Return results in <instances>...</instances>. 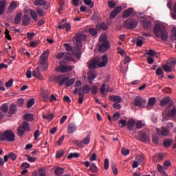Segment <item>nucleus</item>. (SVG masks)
I'll return each instance as SVG.
<instances>
[{"label": "nucleus", "instance_id": "nucleus-58", "mask_svg": "<svg viewBox=\"0 0 176 176\" xmlns=\"http://www.w3.org/2000/svg\"><path fill=\"white\" fill-rule=\"evenodd\" d=\"M63 46L67 52L72 51L73 50L72 47L69 43H65Z\"/></svg>", "mask_w": 176, "mask_h": 176}, {"label": "nucleus", "instance_id": "nucleus-59", "mask_svg": "<svg viewBox=\"0 0 176 176\" xmlns=\"http://www.w3.org/2000/svg\"><path fill=\"white\" fill-rule=\"evenodd\" d=\"M171 145V140H166L164 142V147H169Z\"/></svg>", "mask_w": 176, "mask_h": 176}, {"label": "nucleus", "instance_id": "nucleus-35", "mask_svg": "<svg viewBox=\"0 0 176 176\" xmlns=\"http://www.w3.org/2000/svg\"><path fill=\"white\" fill-rule=\"evenodd\" d=\"M107 89V92H109V85H106L105 84H102L100 88V94L101 95H104L105 94V91Z\"/></svg>", "mask_w": 176, "mask_h": 176}, {"label": "nucleus", "instance_id": "nucleus-2", "mask_svg": "<svg viewBox=\"0 0 176 176\" xmlns=\"http://www.w3.org/2000/svg\"><path fill=\"white\" fill-rule=\"evenodd\" d=\"M154 34L162 40L166 41L168 38V34L167 33L164 26L157 24L153 28Z\"/></svg>", "mask_w": 176, "mask_h": 176}, {"label": "nucleus", "instance_id": "nucleus-62", "mask_svg": "<svg viewBox=\"0 0 176 176\" xmlns=\"http://www.w3.org/2000/svg\"><path fill=\"white\" fill-rule=\"evenodd\" d=\"M5 34H6V38L7 39H8L9 41H11L12 40V37L10 36V31L8 29L6 30Z\"/></svg>", "mask_w": 176, "mask_h": 176}, {"label": "nucleus", "instance_id": "nucleus-20", "mask_svg": "<svg viewBox=\"0 0 176 176\" xmlns=\"http://www.w3.org/2000/svg\"><path fill=\"white\" fill-rule=\"evenodd\" d=\"M73 69V67L69 65H61L60 67V72H70Z\"/></svg>", "mask_w": 176, "mask_h": 176}, {"label": "nucleus", "instance_id": "nucleus-15", "mask_svg": "<svg viewBox=\"0 0 176 176\" xmlns=\"http://www.w3.org/2000/svg\"><path fill=\"white\" fill-rule=\"evenodd\" d=\"M31 20V17L27 14H25V15H23V17H22V25H23V26L29 25Z\"/></svg>", "mask_w": 176, "mask_h": 176}, {"label": "nucleus", "instance_id": "nucleus-22", "mask_svg": "<svg viewBox=\"0 0 176 176\" xmlns=\"http://www.w3.org/2000/svg\"><path fill=\"white\" fill-rule=\"evenodd\" d=\"M58 28L61 30L66 29V32H69L72 29V26L69 23H66L65 24L58 25Z\"/></svg>", "mask_w": 176, "mask_h": 176}, {"label": "nucleus", "instance_id": "nucleus-25", "mask_svg": "<svg viewBox=\"0 0 176 176\" xmlns=\"http://www.w3.org/2000/svg\"><path fill=\"white\" fill-rule=\"evenodd\" d=\"M165 157V154H155L153 158L155 162L162 160Z\"/></svg>", "mask_w": 176, "mask_h": 176}, {"label": "nucleus", "instance_id": "nucleus-46", "mask_svg": "<svg viewBox=\"0 0 176 176\" xmlns=\"http://www.w3.org/2000/svg\"><path fill=\"white\" fill-rule=\"evenodd\" d=\"M88 79H89V83H93L94 79H96V76H95V74H93L92 72L89 73V74H88Z\"/></svg>", "mask_w": 176, "mask_h": 176}, {"label": "nucleus", "instance_id": "nucleus-39", "mask_svg": "<svg viewBox=\"0 0 176 176\" xmlns=\"http://www.w3.org/2000/svg\"><path fill=\"white\" fill-rule=\"evenodd\" d=\"M64 59L67 60H72V54L71 53L65 52L64 54Z\"/></svg>", "mask_w": 176, "mask_h": 176}, {"label": "nucleus", "instance_id": "nucleus-40", "mask_svg": "<svg viewBox=\"0 0 176 176\" xmlns=\"http://www.w3.org/2000/svg\"><path fill=\"white\" fill-rule=\"evenodd\" d=\"M156 75L160 76V79H163L164 78V74H163V70L162 68H158L156 71Z\"/></svg>", "mask_w": 176, "mask_h": 176}, {"label": "nucleus", "instance_id": "nucleus-64", "mask_svg": "<svg viewBox=\"0 0 176 176\" xmlns=\"http://www.w3.org/2000/svg\"><path fill=\"white\" fill-rule=\"evenodd\" d=\"M163 69L166 72H171L172 69L170 67L168 66L167 65H164L163 66Z\"/></svg>", "mask_w": 176, "mask_h": 176}, {"label": "nucleus", "instance_id": "nucleus-44", "mask_svg": "<svg viewBox=\"0 0 176 176\" xmlns=\"http://www.w3.org/2000/svg\"><path fill=\"white\" fill-rule=\"evenodd\" d=\"M80 157V154L78 153H71L70 154H69V155L67 156L68 159H73V158H77Z\"/></svg>", "mask_w": 176, "mask_h": 176}, {"label": "nucleus", "instance_id": "nucleus-52", "mask_svg": "<svg viewBox=\"0 0 176 176\" xmlns=\"http://www.w3.org/2000/svg\"><path fill=\"white\" fill-rule=\"evenodd\" d=\"M168 64L170 65V67H173L176 65V59L175 58H170L168 60Z\"/></svg>", "mask_w": 176, "mask_h": 176}, {"label": "nucleus", "instance_id": "nucleus-50", "mask_svg": "<svg viewBox=\"0 0 176 176\" xmlns=\"http://www.w3.org/2000/svg\"><path fill=\"white\" fill-rule=\"evenodd\" d=\"M1 110L3 113H6L8 111V105L7 104H3Z\"/></svg>", "mask_w": 176, "mask_h": 176}, {"label": "nucleus", "instance_id": "nucleus-16", "mask_svg": "<svg viewBox=\"0 0 176 176\" xmlns=\"http://www.w3.org/2000/svg\"><path fill=\"white\" fill-rule=\"evenodd\" d=\"M157 133L158 135H162V136H167L169 134L168 129L165 126L162 127V129H157Z\"/></svg>", "mask_w": 176, "mask_h": 176}, {"label": "nucleus", "instance_id": "nucleus-42", "mask_svg": "<svg viewBox=\"0 0 176 176\" xmlns=\"http://www.w3.org/2000/svg\"><path fill=\"white\" fill-rule=\"evenodd\" d=\"M168 114H169L170 117H176V107H173L170 111H168Z\"/></svg>", "mask_w": 176, "mask_h": 176}, {"label": "nucleus", "instance_id": "nucleus-53", "mask_svg": "<svg viewBox=\"0 0 176 176\" xmlns=\"http://www.w3.org/2000/svg\"><path fill=\"white\" fill-rule=\"evenodd\" d=\"M118 125H119L120 128L124 127L126 125H127L126 120H120L119 123H118Z\"/></svg>", "mask_w": 176, "mask_h": 176}, {"label": "nucleus", "instance_id": "nucleus-45", "mask_svg": "<svg viewBox=\"0 0 176 176\" xmlns=\"http://www.w3.org/2000/svg\"><path fill=\"white\" fill-rule=\"evenodd\" d=\"M64 153H65L64 150H63V149L58 150L56 151V158H60V157H62L63 156Z\"/></svg>", "mask_w": 176, "mask_h": 176}, {"label": "nucleus", "instance_id": "nucleus-38", "mask_svg": "<svg viewBox=\"0 0 176 176\" xmlns=\"http://www.w3.org/2000/svg\"><path fill=\"white\" fill-rule=\"evenodd\" d=\"M91 88L89 85H85L82 87V92L84 94H89L90 92Z\"/></svg>", "mask_w": 176, "mask_h": 176}, {"label": "nucleus", "instance_id": "nucleus-60", "mask_svg": "<svg viewBox=\"0 0 176 176\" xmlns=\"http://www.w3.org/2000/svg\"><path fill=\"white\" fill-rule=\"evenodd\" d=\"M120 117V114L119 112H116L113 115V120L114 121H117Z\"/></svg>", "mask_w": 176, "mask_h": 176}, {"label": "nucleus", "instance_id": "nucleus-9", "mask_svg": "<svg viewBox=\"0 0 176 176\" xmlns=\"http://www.w3.org/2000/svg\"><path fill=\"white\" fill-rule=\"evenodd\" d=\"M138 25V23L135 19H129L124 21V26L127 30L134 29Z\"/></svg>", "mask_w": 176, "mask_h": 176}, {"label": "nucleus", "instance_id": "nucleus-24", "mask_svg": "<svg viewBox=\"0 0 176 176\" xmlns=\"http://www.w3.org/2000/svg\"><path fill=\"white\" fill-rule=\"evenodd\" d=\"M32 76L37 78V79H42L43 78L38 68H36L35 70L32 71Z\"/></svg>", "mask_w": 176, "mask_h": 176}, {"label": "nucleus", "instance_id": "nucleus-29", "mask_svg": "<svg viewBox=\"0 0 176 176\" xmlns=\"http://www.w3.org/2000/svg\"><path fill=\"white\" fill-rule=\"evenodd\" d=\"M42 118H43V119L47 120L49 121V122H51L52 120H54V116L53 113H48V114H47V115H43V116H42Z\"/></svg>", "mask_w": 176, "mask_h": 176}, {"label": "nucleus", "instance_id": "nucleus-55", "mask_svg": "<svg viewBox=\"0 0 176 176\" xmlns=\"http://www.w3.org/2000/svg\"><path fill=\"white\" fill-rule=\"evenodd\" d=\"M24 104V99L23 98H19L18 100H16V105L19 107H22Z\"/></svg>", "mask_w": 176, "mask_h": 176}, {"label": "nucleus", "instance_id": "nucleus-33", "mask_svg": "<svg viewBox=\"0 0 176 176\" xmlns=\"http://www.w3.org/2000/svg\"><path fill=\"white\" fill-rule=\"evenodd\" d=\"M17 110V107L16 105L14 104H12L10 107V111H9V114L13 115L15 113V112Z\"/></svg>", "mask_w": 176, "mask_h": 176}, {"label": "nucleus", "instance_id": "nucleus-30", "mask_svg": "<svg viewBox=\"0 0 176 176\" xmlns=\"http://www.w3.org/2000/svg\"><path fill=\"white\" fill-rule=\"evenodd\" d=\"M21 17H22L21 13L16 14V16H15V19L14 20V23H15V25H19L21 23Z\"/></svg>", "mask_w": 176, "mask_h": 176}, {"label": "nucleus", "instance_id": "nucleus-19", "mask_svg": "<svg viewBox=\"0 0 176 176\" xmlns=\"http://www.w3.org/2000/svg\"><path fill=\"white\" fill-rule=\"evenodd\" d=\"M133 11V7H130L129 8H127L126 10H125V11L123 13L122 17L124 18V19L128 18L131 14Z\"/></svg>", "mask_w": 176, "mask_h": 176}, {"label": "nucleus", "instance_id": "nucleus-6", "mask_svg": "<svg viewBox=\"0 0 176 176\" xmlns=\"http://www.w3.org/2000/svg\"><path fill=\"white\" fill-rule=\"evenodd\" d=\"M99 48L100 52H105L110 47L109 43L105 40V37L101 36L99 38Z\"/></svg>", "mask_w": 176, "mask_h": 176}, {"label": "nucleus", "instance_id": "nucleus-7", "mask_svg": "<svg viewBox=\"0 0 176 176\" xmlns=\"http://www.w3.org/2000/svg\"><path fill=\"white\" fill-rule=\"evenodd\" d=\"M30 124L28 121H23L22 125H19L17 129L18 136L23 137L25 133V131H30Z\"/></svg>", "mask_w": 176, "mask_h": 176}, {"label": "nucleus", "instance_id": "nucleus-5", "mask_svg": "<svg viewBox=\"0 0 176 176\" xmlns=\"http://www.w3.org/2000/svg\"><path fill=\"white\" fill-rule=\"evenodd\" d=\"M49 54H50V50H47L45 52H44L41 54V58L39 59V65H38V67L40 68H42L44 70H46L48 67L47 60L48 59Z\"/></svg>", "mask_w": 176, "mask_h": 176}, {"label": "nucleus", "instance_id": "nucleus-54", "mask_svg": "<svg viewBox=\"0 0 176 176\" xmlns=\"http://www.w3.org/2000/svg\"><path fill=\"white\" fill-rule=\"evenodd\" d=\"M91 92L94 96L97 95L98 93V88L96 86H93L91 89Z\"/></svg>", "mask_w": 176, "mask_h": 176}, {"label": "nucleus", "instance_id": "nucleus-21", "mask_svg": "<svg viewBox=\"0 0 176 176\" xmlns=\"http://www.w3.org/2000/svg\"><path fill=\"white\" fill-rule=\"evenodd\" d=\"M33 5L35 6H45L47 5V1L45 0H35Z\"/></svg>", "mask_w": 176, "mask_h": 176}, {"label": "nucleus", "instance_id": "nucleus-11", "mask_svg": "<svg viewBox=\"0 0 176 176\" xmlns=\"http://www.w3.org/2000/svg\"><path fill=\"white\" fill-rule=\"evenodd\" d=\"M170 101V97H165L160 102V106L162 107H164V106L167 105L169 103V107H168V109H170L173 107V104Z\"/></svg>", "mask_w": 176, "mask_h": 176}, {"label": "nucleus", "instance_id": "nucleus-12", "mask_svg": "<svg viewBox=\"0 0 176 176\" xmlns=\"http://www.w3.org/2000/svg\"><path fill=\"white\" fill-rule=\"evenodd\" d=\"M77 126L74 123H69L67 127V133L69 135L74 134L77 131Z\"/></svg>", "mask_w": 176, "mask_h": 176}, {"label": "nucleus", "instance_id": "nucleus-18", "mask_svg": "<svg viewBox=\"0 0 176 176\" xmlns=\"http://www.w3.org/2000/svg\"><path fill=\"white\" fill-rule=\"evenodd\" d=\"M65 173V169L61 167H55L54 173L56 176H62Z\"/></svg>", "mask_w": 176, "mask_h": 176}, {"label": "nucleus", "instance_id": "nucleus-49", "mask_svg": "<svg viewBox=\"0 0 176 176\" xmlns=\"http://www.w3.org/2000/svg\"><path fill=\"white\" fill-rule=\"evenodd\" d=\"M89 32L92 36H97L98 32L95 28L89 29Z\"/></svg>", "mask_w": 176, "mask_h": 176}, {"label": "nucleus", "instance_id": "nucleus-14", "mask_svg": "<svg viewBox=\"0 0 176 176\" xmlns=\"http://www.w3.org/2000/svg\"><path fill=\"white\" fill-rule=\"evenodd\" d=\"M122 10V7H116V8L111 11L109 18L110 19H114Z\"/></svg>", "mask_w": 176, "mask_h": 176}, {"label": "nucleus", "instance_id": "nucleus-31", "mask_svg": "<svg viewBox=\"0 0 176 176\" xmlns=\"http://www.w3.org/2000/svg\"><path fill=\"white\" fill-rule=\"evenodd\" d=\"M89 170L91 172H92L93 173H96L98 172V168H97V165H96V164L92 163L90 165Z\"/></svg>", "mask_w": 176, "mask_h": 176}, {"label": "nucleus", "instance_id": "nucleus-63", "mask_svg": "<svg viewBox=\"0 0 176 176\" xmlns=\"http://www.w3.org/2000/svg\"><path fill=\"white\" fill-rule=\"evenodd\" d=\"M172 18L176 19V3L173 6V13H172Z\"/></svg>", "mask_w": 176, "mask_h": 176}, {"label": "nucleus", "instance_id": "nucleus-47", "mask_svg": "<svg viewBox=\"0 0 176 176\" xmlns=\"http://www.w3.org/2000/svg\"><path fill=\"white\" fill-rule=\"evenodd\" d=\"M34 103H35V101L34 98L30 99L29 101H28V104H27L28 109L32 108L34 104Z\"/></svg>", "mask_w": 176, "mask_h": 176}, {"label": "nucleus", "instance_id": "nucleus-23", "mask_svg": "<svg viewBox=\"0 0 176 176\" xmlns=\"http://www.w3.org/2000/svg\"><path fill=\"white\" fill-rule=\"evenodd\" d=\"M109 100L116 103H120L122 102V98L119 96H109Z\"/></svg>", "mask_w": 176, "mask_h": 176}, {"label": "nucleus", "instance_id": "nucleus-10", "mask_svg": "<svg viewBox=\"0 0 176 176\" xmlns=\"http://www.w3.org/2000/svg\"><path fill=\"white\" fill-rule=\"evenodd\" d=\"M146 103V100H144L140 96H137L134 100V106L142 107L143 105H144Z\"/></svg>", "mask_w": 176, "mask_h": 176}, {"label": "nucleus", "instance_id": "nucleus-13", "mask_svg": "<svg viewBox=\"0 0 176 176\" xmlns=\"http://www.w3.org/2000/svg\"><path fill=\"white\" fill-rule=\"evenodd\" d=\"M139 138L142 142H146L150 140L149 136L144 131L139 132Z\"/></svg>", "mask_w": 176, "mask_h": 176}, {"label": "nucleus", "instance_id": "nucleus-51", "mask_svg": "<svg viewBox=\"0 0 176 176\" xmlns=\"http://www.w3.org/2000/svg\"><path fill=\"white\" fill-rule=\"evenodd\" d=\"M36 12L40 16H43L45 14L44 10H42V8H40V7H37Z\"/></svg>", "mask_w": 176, "mask_h": 176}, {"label": "nucleus", "instance_id": "nucleus-4", "mask_svg": "<svg viewBox=\"0 0 176 176\" xmlns=\"http://www.w3.org/2000/svg\"><path fill=\"white\" fill-rule=\"evenodd\" d=\"M15 137L12 131L6 130L3 133H0V142L8 141L12 142L15 140Z\"/></svg>", "mask_w": 176, "mask_h": 176}, {"label": "nucleus", "instance_id": "nucleus-17", "mask_svg": "<svg viewBox=\"0 0 176 176\" xmlns=\"http://www.w3.org/2000/svg\"><path fill=\"white\" fill-rule=\"evenodd\" d=\"M135 124V120L134 119H131L126 122V127L130 131H131L134 129Z\"/></svg>", "mask_w": 176, "mask_h": 176}, {"label": "nucleus", "instance_id": "nucleus-1", "mask_svg": "<svg viewBox=\"0 0 176 176\" xmlns=\"http://www.w3.org/2000/svg\"><path fill=\"white\" fill-rule=\"evenodd\" d=\"M86 38V36L82 34H76L74 38V43L76 46V50H74L75 56L80 59L82 56L81 49L83 47L82 41Z\"/></svg>", "mask_w": 176, "mask_h": 176}, {"label": "nucleus", "instance_id": "nucleus-34", "mask_svg": "<svg viewBox=\"0 0 176 176\" xmlns=\"http://www.w3.org/2000/svg\"><path fill=\"white\" fill-rule=\"evenodd\" d=\"M75 83V78H72V79H68L65 82V86L66 87H70V86H72L73 84Z\"/></svg>", "mask_w": 176, "mask_h": 176}, {"label": "nucleus", "instance_id": "nucleus-28", "mask_svg": "<svg viewBox=\"0 0 176 176\" xmlns=\"http://www.w3.org/2000/svg\"><path fill=\"white\" fill-rule=\"evenodd\" d=\"M143 23V26H144V28L145 30H148V29H151V25H152V23L151 21H147V20H144L142 21Z\"/></svg>", "mask_w": 176, "mask_h": 176}, {"label": "nucleus", "instance_id": "nucleus-26", "mask_svg": "<svg viewBox=\"0 0 176 176\" xmlns=\"http://www.w3.org/2000/svg\"><path fill=\"white\" fill-rule=\"evenodd\" d=\"M16 8H17V3H16V1H12L9 6V8H8V12H12Z\"/></svg>", "mask_w": 176, "mask_h": 176}, {"label": "nucleus", "instance_id": "nucleus-3", "mask_svg": "<svg viewBox=\"0 0 176 176\" xmlns=\"http://www.w3.org/2000/svg\"><path fill=\"white\" fill-rule=\"evenodd\" d=\"M108 61L107 55L102 56V61L100 58H95L89 62V69H96L97 67H105Z\"/></svg>", "mask_w": 176, "mask_h": 176}, {"label": "nucleus", "instance_id": "nucleus-8", "mask_svg": "<svg viewBox=\"0 0 176 176\" xmlns=\"http://www.w3.org/2000/svg\"><path fill=\"white\" fill-rule=\"evenodd\" d=\"M69 79V76L60 74L54 77V82H55L56 83H58L59 86H64V84L66 83V82H67Z\"/></svg>", "mask_w": 176, "mask_h": 176}, {"label": "nucleus", "instance_id": "nucleus-61", "mask_svg": "<svg viewBox=\"0 0 176 176\" xmlns=\"http://www.w3.org/2000/svg\"><path fill=\"white\" fill-rule=\"evenodd\" d=\"M14 80L11 78L9 81L6 82V87H10L13 85Z\"/></svg>", "mask_w": 176, "mask_h": 176}, {"label": "nucleus", "instance_id": "nucleus-48", "mask_svg": "<svg viewBox=\"0 0 176 176\" xmlns=\"http://www.w3.org/2000/svg\"><path fill=\"white\" fill-rule=\"evenodd\" d=\"M156 102V99L155 98H151L148 102V104L150 106V107H153L155 105Z\"/></svg>", "mask_w": 176, "mask_h": 176}, {"label": "nucleus", "instance_id": "nucleus-37", "mask_svg": "<svg viewBox=\"0 0 176 176\" xmlns=\"http://www.w3.org/2000/svg\"><path fill=\"white\" fill-rule=\"evenodd\" d=\"M82 142L85 145H88L90 143V134H87V135L82 140Z\"/></svg>", "mask_w": 176, "mask_h": 176}, {"label": "nucleus", "instance_id": "nucleus-43", "mask_svg": "<svg viewBox=\"0 0 176 176\" xmlns=\"http://www.w3.org/2000/svg\"><path fill=\"white\" fill-rule=\"evenodd\" d=\"M85 5L88 6L89 8H93L94 7V3L91 0H83Z\"/></svg>", "mask_w": 176, "mask_h": 176}, {"label": "nucleus", "instance_id": "nucleus-27", "mask_svg": "<svg viewBox=\"0 0 176 176\" xmlns=\"http://www.w3.org/2000/svg\"><path fill=\"white\" fill-rule=\"evenodd\" d=\"M30 14L32 19L34 21H38V15H37L36 11H34V10H30Z\"/></svg>", "mask_w": 176, "mask_h": 176}, {"label": "nucleus", "instance_id": "nucleus-57", "mask_svg": "<svg viewBox=\"0 0 176 176\" xmlns=\"http://www.w3.org/2000/svg\"><path fill=\"white\" fill-rule=\"evenodd\" d=\"M122 154L124 156H126V155H129V149L122 147Z\"/></svg>", "mask_w": 176, "mask_h": 176}, {"label": "nucleus", "instance_id": "nucleus-32", "mask_svg": "<svg viewBox=\"0 0 176 176\" xmlns=\"http://www.w3.org/2000/svg\"><path fill=\"white\" fill-rule=\"evenodd\" d=\"M23 119L26 121L32 122L34 120V116L32 113H26Z\"/></svg>", "mask_w": 176, "mask_h": 176}, {"label": "nucleus", "instance_id": "nucleus-56", "mask_svg": "<svg viewBox=\"0 0 176 176\" xmlns=\"http://www.w3.org/2000/svg\"><path fill=\"white\" fill-rule=\"evenodd\" d=\"M157 170L162 175L166 176V172L164 171L162 165H157Z\"/></svg>", "mask_w": 176, "mask_h": 176}, {"label": "nucleus", "instance_id": "nucleus-41", "mask_svg": "<svg viewBox=\"0 0 176 176\" xmlns=\"http://www.w3.org/2000/svg\"><path fill=\"white\" fill-rule=\"evenodd\" d=\"M135 125H136L135 129H141L144 126L142 120H138L137 122H135Z\"/></svg>", "mask_w": 176, "mask_h": 176}, {"label": "nucleus", "instance_id": "nucleus-36", "mask_svg": "<svg viewBox=\"0 0 176 176\" xmlns=\"http://www.w3.org/2000/svg\"><path fill=\"white\" fill-rule=\"evenodd\" d=\"M162 117H163V118L162 120V122H166V121L168 120V119L170 116H169V113L168 112L164 111V112H163Z\"/></svg>", "mask_w": 176, "mask_h": 176}]
</instances>
